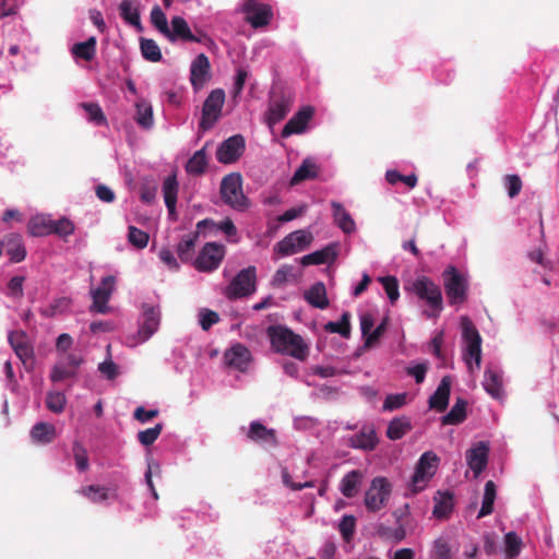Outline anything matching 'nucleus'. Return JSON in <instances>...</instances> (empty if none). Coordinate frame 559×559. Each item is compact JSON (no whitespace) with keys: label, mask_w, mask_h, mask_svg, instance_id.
<instances>
[{"label":"nucleus","mask_w":559,"mask_h":559,"mask_svg":"<svg viewBox=\"0 0 559 559\" xmlns=\"http://www.w3.org/2000/svg\"><path fill=\"white\" fill-rule=\"evenodd\" d=\"M272 348L282 355L305 361L309 356V346L305 340L285 325H270L266 330Z\"/></svg>","instance_id":"1"},{"label":"nucleus","mask_w":559,"mask_h":559,"mask_svg":"<svg viewBox=\"0 0 559 559\" xmlns=\"http://www.w3.org/2000/svg\"><path fill=\"white\" fill-rule=\"evenodd\" d=\"M409 290L428 306L430 311L424 312L428 318L438 317L443 310L441 288L431 278L427 276L417 277L412 283Z\"/></svg>","instance_id":"2"},{"label":"nucleus","mask_w":559,"mask_h":559,"mask_svg":"<svg viewBox=\"0 0 559 559\" xmlns=\"http://www.w3.org/2000/svg\"><path fill=\"white\" fill-rule=\"evenodd\" d=\"M438 463L439 457L432 451H427L421 454L415 466V472L409 484V490L413 495H416L426 488L428 481L437 472Z\"/></svg>","instance_id":"3"},{"label":"nucleus","mask_w":559,"mask_h":559,"mask_svg":"<svg viewBox=\"0 0 559 559\" xmlns=\"http://www.w3.org/2000/svg\"><path fill=\"white\" fill-rule=\"evenodd\" d=\"M222 200L233 209L245 211L249 206V200L242 192V180L239 174H229L221 182Z\"/></svg>","instance_id":"4"},{"label":"nucleus","mask_w":559,"mask_h":559,"mask_svg":"<svg viewBox=\"0 0 559 559\" xmlns=\"http://www.w3.org/2000/svg\"><path fill=\"white\" fill-rule=\"evenodd\" d=\"M443 286L450 305H461L467 299V280L454 266L442 273Z\"/></svg>","instance_id":"5"},{"label":"nucleus","mask_w":559,"mask_h":559,"mask_svg":"<svg viewBox=\"0 0 559 559\" xmlns=\"http://www.w3.org/2000/svg\"><path fill=\"white\" fill-rule=\"evenodd\" d=\"M392 485L388 478L374 477L365 492L364 503L369 512H378L383 509L391 497Z\"/></svg>","instance_id":"6"},{"label":"nucleus","mask_w":559,"mask_h":559,"mask_svg":"<svg viewBox=\"0 0 559 559\" xmlns=\"http://www.w3.org/2000/svg\"><path fill=\"white\" fill-rule=\"evenodd\" d=\"M461 325L463 340L466 343L464 359L469 368H472V360H474L476 367L479 368L481 361V337L467 317L462 318Z\"/></svg>","instance_id":"7"},{"label":"nucleus","mask_w":559,"mask_h":559,"mask_svg":"<svg viewBox=\"0 0 559 559\" xmlns=\"http://www.w3.org/2000/svg\"><path fill=\"white\" fill-rule=\"evenodd\" d=\"M225 103V92L222 88L213 90L203 103L199 128L207 131L214 127L222 115Z\"/></svg>","instance_id":"8"},{"label":"nucleus","mask_w":559,"mask_h":559,"mask_svg":"<svg viewBox=\"0 0 559 559\" xmlns=\"http://www.w3.org/2000/svg\"><path fill=\"white\" fill-rule=\"evenodd\" d=\"M257 271L254 266L241 270L226 287L225 296L233 300L247 297L255 292Z\"/></svg>","instance_id":"9"},{"label":"nucleus","mask_w":559,"mask_h":559,"mask_svg":"<svg viewBox=\"0 0 559 559\" xmlns=\"http://www.w3.org/2000/svg\"><path fill=\"white\" fill-rule=\"evenodd\" d=\"M225 257V247L216 242H206L193 262L194 267L200 272H212L216 270Z\"/></svg>","instance_id":"10"},{"label":"nucleus","mask_w":559,"mask_h":559,"mask_svg":"<svg viewBox=\"0 0 559 559\" xmlns=\"http://www.w3.org/2000/svg\"><path fill=\"white\" fill-rule=\"evenodd\" d=\"M294 96L290 92L280 91L271 96L266 111V121L270 127L282 121L290 111Z\"/></svg>","instance_id":"11"},{"label":"nucleus","mask_w":559,"mask_h":559,"mask_svg":"<svg viewBox=\"0 0 559 559\" xmlns=\"http://www.w3.org/2000/svg\"><path fill=\"white\" fill-rule=\"evenodd\" d=\"M241 11L246 14V22L253 28H262L270 24L273 11L270 4L257 1L245 2Z\"/></svg>","instance_id":"12"},{"label":"nucleus","mask_w":559,"mask_h":559,"mask_svg":"<svg viewBox=\"0 0 559 559\" xmlns=\"http://www.w3.org/2000/svg\"><path fill=\"white\" fill-rule=\"evenodd\" d=\"M245 146V138L241 134H235L218 146L216 158L222 164H233L242 155Z\"/></svg>","instance_id":"13"},{"label":"nucleus","mask_w":559,"mask_h":559,"mask_svg":"<svg viewBox=\"0 0 559 559\" xmlns=\"http://www.w3.org/2000/svg\"><path fill=\"white\" fill-rule=\"evenodd\" d=\"M116 278L114 275H107L103 277L100 285L91 290L93 304L91 311L97 313H106L108 311V301L115 289Z\"/></svg>","instance_id":"14"},{"label":"nucleus","mask_w":559,"mask_h":559,"mask_svg":"<svg viewBox=\"0 0 559 559\" xmlns=\"http://www.w3.org/2000/svg\"><path fill=\"white\" fill-rule=\"evenodd\" d=\"M171 28L169 27V33L166 35V38L174 43L177 40L181 41H192V43H203L207 39L206 34L200 32V35H194L187 21L182 16H174L170 21Z\"/></svg>","instance_id":"15"},{"label":"nucleus","mask_w":559,"mask_h":559,"mask_svg":"<svg viewBox=\"0 0 559 559\" xmlns=\"http://www.w3.org/2000/svg\"><path fill=\"white\" fill-rule=\"evenodd\" d=\"M211 63L206 55H198L190 67V83L197 92L211 79Z\"/></svg>","instance_id":"16"},{"label":"nucleus","mask_w":559,"mask_h":559,"mask_svg":"<svg viewBox=\"0 0 559 559\" xmlns=\"http://www.w3.org/2000/svg\"><path fill=\"white\" fill-rule=\"evenodd\" d=\"M489 456V444L485 441H479L466 451V462L473 471L475 477H478L486 468Z\"/></svg>","instance_id":"17"},{"label":"nucleus","mask_w":559,"mask_h":559,"mask_svg":"<svg viewBox=\"0 0 559 559\" xmlns=\"http://www.w3.org/2000/svg\"><path fill=\"white\" fill-rule=\"evenodd\" d=\"M314 114V109L311 106H306L299 109L284 126L282 130V136L288 138L293 134L302 133L309 121Z\"/></svg>","instance_id":"18"},{"label":"nucleus","mask_w":559,"mask_h":559,"mask_svg":"<svg viewBox=\"0 0 559 559\" xmlns=\"http://www.w3.org/2000/svg\"><path fill=\"white\" fill-rule=\"evenodd\" d=\"M160 322V311L158 308L150 305L143 306V322L139 329L141 342L147 341L157 330Z\"/></svg>","instance_id":"19"},{"label":"nucleus","mask_w":559,"mask_h":559,"mask_svg":"<svg viewBox=\"0 0 559 559\" xmlns=\"http://www.w3.org/2000/svg\"><path fill=\"white\" fill-rule=\"evenodd\" d=\"M251 360L250 350L242 344L237 343L224 354L225 364L239 371H246Z\"/></svg>","instance_id":"20"},{"label":"nucleus","mask_w":559,"mask_h":559,"mask_svg":"<svg viewBox=\"0 0 559 559\" xmlns=\"http://www.w3.org/2000/svg\"><path fill=\"white\" fill-rule=\"evenodd\" d=\"M8 341L21 361L26 365L33 359L34 350L27 341V335L23 331H12L9 333Z\"/></svg>","instance_id":"21"},{"label":"nucleus","mask_w":559,"mask_h":559,"mask_svg":"<svg viewBox=\"0 0 559 559\" xmlns=\"http://www.w3.org/2000/svg\"><path fill=\"white\" fill-rule=\"evenodd\" d=\"M451 377L444 376L435 393L429 397V407L441 413L444 412L449 405L451 392Z\"/></svg>","instance_id":"22"},{"label":"nucleus","mask_w":559,"mask_h":559,"mask_svg":"<svg viewBox=\"0 0 559 559\" xmlns=\"http://www.w3.org/2000/svg\"><path fill=\"white\" fill-rule=\"evenodd\" d=\"M1 245L5 247L7 254L10 257L12 263H19L25 259L26 249L19 234L7 235Z\"/></svg>","instance_id":"23"},{"label":"nucleus","mask_w":559,"mask_h":559,"mask_svg":"<svg viewBox=\"0 0 559 559\" xmlns=\"http://www.w3.org/2000/svg\"><path fill=\"white\" fill-rule=\"evenodd\" d=\"M484 389L486 392L496 400H502L504 392H503V384H502V377L499 371L493 370L491 368H487L484 372V381H483Z\"/></svg>","instance_id":"24"},{"label":"nucleus","mask_w":559,"mask_h":559,"mask_svg":"<svg viewBox=\"0 0 559 559\" xmlns=\"http://www.w3.org/2000/svg\"><path fill=\"white\" fill-rule=\"evenodd\" d=\"M333 221L335 225L345 234H352L356 230V223L352 215L345 210L342 203L332 201Z\"/></svg>","instance_id":"25"},{"label":"nucleus","mask_w":559,"mask_h":559,"mask_svg":"<svg viewBox=\"0 0 559 559\" xmlns=\"http://www.w3.org/2000/svg\"><path fill=\"white\" fill-rule=\"evenodd\" d=\"M247 437L253 442H265L272 445L277 444L276 431L265 427L260 421H252L250 424Z\"/></svg>","instance_id":"26"},{"label":"nucleus","mask_w":559,"mask_h":559,"mask_svg":"<svg viewBox=\"0 0 559 559\" xmlns=\"http://www.w3.org/2000/svg\"><path fill=\"white\" fill-rule=\"evenodd\" d=\"M305 300L314 308L325 309L329 307V299L326 296V288L322 282L314 283L304 294Z\"/></svg>","instance_id":"27"},{"label":"nucleus","mask_w":559,"mask_h":559,"mask_svg":"<svg viewBox=\"0 0 559 559\" xmlns=\"http://www.w3.org/2000/svg\"><path fill=\"white\" fill-rule=\"evenodd\" d=\"M364 474L358 469H353L344 475L340 483V490L346 498H354L359 490Z\"/></svg>","instance_id":"28"},{"label":"nucleus","mask_w":559,"mask_h":559,"mask_svg":"<svg viewBox=\"0 0 559 559\" xmlns=\"http://www.w3.org/2000/svg\"><path fill=\"white\" fill-rule=\"evenodd\" d=\"M163 194L169 216L176 218L178 182L176 175L168 176L163 183Z\"/></svg>","instance_id":"29"},{"label":"nucleus","mask_w":559,"mask_h":559,"mask_svg":"<svg viewBox=\"0 0 559 559\" xmlns=\"http://www.w3.org/2000/svg\"><path fill=\"white\" fill-rule=\"evenodd\" d=\"M337 255L336 246L329 245L321 250L314 251L301 258L304 265H319L333 261Z\"/></svg>","instance_id":"30"},{"label":"nucleus","mask_w":559,"mask_h":559,"mask_svg":"<svg viewBox=\"0 0 559 559\" xmlns=\"http://www.w3.org/2000/svg\"><path fill=\"white\" fill-rule=\"evenodd\" d=\"M378 444V437L373 428H364L352 438V447L365 451H372Z\"/></svg>","instance_id":"31"},{"label":"nucleus","mask_w":559,"mask_h":559,"mask_svg":"<svg viewBox=\"0 0 559 559\" xmlns=\"http://www.w3.org/2000/svg\"><path fill=\"white\" fill-rule=\"evenodd\" d=\"M56 427L52 424L40 421L33 426L31 437L34 442L47 444L56 439Z\"/></svg>","instance_id":"32"},{"label":"nucleus","mask_w":559,"mask_h":559,"mask_svg":"<svg viewBox=\"0 0 559 559\" xmlns=\"http://www.w3.org/2000/svg\"><path fill=\"white\" fill-rule=\"evenodd\" d=\"M412 430V423L408 417H395L388 426L386 437L390 440L396 441L402 439L407 432Z\"/></svg>","instance_id":"33"},{"label":"nucleus","mask_w":559,"mask_h":559,"mask_svg":"<svg viewBox=\"0 0 559 559\" xmlns=\"http://www.w3.org/2000/svg\"><path fill=\"white\" fill-rule=\"evenodd\" d=\"M136 114L134 119L136 123L143 129H151L154 124L152 105L145 99H139L135 103Z\"/></svg>","instance_id":"34"},{"label":"nucleus","mask_w":559,"mask_h":559,"mask_svg":"<svg viewBox=\"0 0 559 559\" xmlns=\"http://www.w3.org/2000/svg\"><path fill=\"white\" fill-rule=\"evenodd\" d=\"M467 402L457 397L450 412L442 417V425H459L466 418Z\"/></svg>","instance_id":"35"},{"label":"nucleus","mask_w":559,"mask_h":559,"mask_svg":"<svg viewBox=\"0 0 559 559\" xmlns=\"http://www.w3.org/2000/svg\"><path fill=\"white\" fill-rule=\"evenodd\" d=\"M52 219L45 215H36L28 222V233L34 237L51 235Z\"/></svg>","instance_id":"36"},{"label":"nucleus","mask_w":559,"mask_h":559,"mask_svg":"<svg viewBox=\"0 0 559 559\" xmlns=\"http://www.w3.org/2000/svg\"><path fill=\"white\" fill-rule=\"evenodd\" d=\"M120 16L130 25L134 26L139 32L143 29L140 12L133 7L132 0H122L119 5Z\"/></svg>","instance_id":"37"},{"label":"nucleus","mask_w":559,"mask_h":559,"mask_svg":"<svg viewBox=\"0 0 559 559\" xmlns=\"http://www.w3.org/2000/svg\"><path fill=\"white\" fill-rule=\"evenodd\" d=\"M207 167V157L205 147L197 151L187 162L186 171L190 175H202Z\"/></svg>","instance_id":"38"},{"label":"nucleus","mask_w":559,"mask_h":559,"mask_svg":"<svg viewBox=\"0 0 559 559\" xmlns=\"http://www.w3.org/2000/svg\"><path fill=\"white\" fill-rule=\"evenodd\" d=\"M453 506V495L450 491H445L439 499H436L432 514L438 520L448 519L452 513Z\"/></svg>","instance_id":"39"},{"label":"nucleus","mask_w":559,"mask_h":559,"mask_svg":"<svg viewBox=\"0 0 559 559\" xmlns=\"http://www.w3.org/2000/svg\"><path fill=\"white\" fill-rule=\"evenodd\" d=\"M496 496H497L496 484L492 480H488L485 484L483 503H481V508L478 512L477 519H481V518L487 516L492 513Z\"/></svg>","instance_id":"40"},{"label":"nucleus","mask_w":559,"mask_h":559,"mask_svg":"<svg viewBox=\"0 0 559 559\" xmlns=\"http://www.w3.org/2000/svg\"><path fill=\"white\" fill-rule=\"evenodd\" d=\"M71 52L76 58L91 61L96 55V38L90 37L85 41L74 44L71 48Z\"/></svg>","instance_id":"41"},{"label":"nucleus","mask_w":559,"mask_h":559,"mask_svg":"<svg viewBox=\"0 0 559 559\" xmlns=\"http://www.w3.org/2000/svg\"><path fill=\"white\" fill-rule=\"evenodd\" d=\"M324 331L329 333H337L341 336L348 338L350 336V313L345 311L342 313L340 321H329L324 325Z\"/></svg>","instance_id":"42"},{"label":"nucleus","mask_w":559,"mask_h":559,"mask_svg":"<svg viewBox=\"0 0 559 559\" xmlns=\"http://www.w3.org/2000/svg\"><path fill=\"white\" fill-rule=\"evenodd\" d=\"M198 239V231L182 237L177 246V253L182 262H188L192 259L194 253L195 241Z\"/></svg>","instance_id":"43"},{"label":"nucleus","mask_w":559,"mask_h":559,"mask_svg":"<svg viewBox=\"0 0 559 559\" xmlns=\"http://www.w3.org/2000/svg\"><path fill=\"white\" fill-rule=\"evenodd\" d=\"M140 48L145 60L151 62H158L162 60V51L155 40L142 38L140 41Z\"/></svg>","instance_id":"44"},{"label":"nucleus","mask_w":559,"mask_h":559,"mask_svg":"<svg viewBox=\"0 0 559 559\" xmlns=\"http://www.w3.org/2000/svg\"><path fill=\"white\" fill-rule=\"evenodd\" d=\"M521 538L514 532L507 533L504 536V552L507 559H514L518 557L521 552Z\"/></svg>","instance_id":"45"},{"label":"nucleus","mask_w":559,"mask_h":559,"mask_svg":"<svg viewBox=\"0 0 559 559\" xmlns=\"http://www.w3.org/2000/svg\"><path fill=\"white\" fill-rule=\"evenodd\" d=\"M431 559H453L451 546L447 538L439 537L435 539L430 552Z\"/></svg>","instance_id":"46"},{"label":"nucleus","mask_w":559,"mask_h":559,"mask_svg":"<svg viewBox=\"0 0 559 559\" xmlns=\"http://www.w3.org/2000/svg\"><path fill=\"white\" fill-rule=\"evenodd\" d=\"M80 106L86 111L90 122H93L96 126H103L107 123V119L98 104L82 103Z\"/></svg>","instance_id":"47"},{"label":"nucleus","mask_w":559,"mask_h":559,"mask_svg":"<svg viewBox=\"0 0 559 559\" xmlns=\"http://www.w3.org/2000/svg\"><path fill=\"white\" fill-rule=\"evenodd\" d=\"M80 492L92 502L98 503L108 499V488L98 485L83 487Z\"/></svg>","instance_id":"48"},{"label":"nucleus","mask_w":559,"mask_h":559,"mask_svg":"<svg viewBox=\"0 0 559 559\" xmlns=\"http://www.w3.org/2000/svg\"><path fill=\"white\" fill-rule=\"evenodd\" d=\"M316 176L314 165L308 160H304L292 177L290 185H297L304 180L312 179Z\"/></svg>","instance_id":"49"},{"label":"nucleus","mask_w":559,"mask_h":559,"mask_svg":"<svg viewBox=\"0 0 559 559\" xmlns=\"http://www.w3.org/2000/svg\"><path fill=\"white\" fill-rule=\"evenodd\" d=\"M151 23L156 29L165 37L169 33V26L165 13L158 5H155L151 11Z\"/></svg>","instance_id":"50"},{"label":"nucleus","mask_w":559,"mask_h":559,"mask_svg":"<svg viewBox=\"0 0 559 559\" xmlns=\"http://www.w3.org/2000/svg\"><path fill=\"white\" fill-rule=\"evenodd\" d=\"M66 402V396L61 392H48L46 397L47 408L56 414H60L63 412Z\"/></svg>","instance_id":"51"},{"label":"nucleus","mask_w":559,"mask_h":559,"mask_svg":"<svg viewBox=\"0 0 559 559\" xmlns=\"http://www.w3.org/2000/svg\"><path fill=\"white\" fill-rule=\"evenodd\" d=\"M150 236L147 233L136 228L135 226H129L128 240L138 249H143L148 243Z\"/></svg>","instance_id":"52"},{"label":"nucleus","mask_w":559,"mask_h":559,"mask_svg":"<svg viewBox=\"0 0 559 559\" xmlns=\"http://www.w3.org/2000/svg\"><path fill=\"white\" fill-rule=\"evenodd\" d=\"M163 430L162 424H156L154 427L139 431L138 440L141 444L148 447L153 444L159 437Z\"/></svg>","instance_id":"53"},{"label":"nucleus","mask_w":559,"mask_h":559,"mask_svg":"<svg viewBox=\"0 0 559 559\" xmlns=\"http://www.w3.org/2000/svg\"><path fill=\"white\" fill-rule=\"evenodd\" d=\"M73 368H69V366L62 364L61 361L57 362L51 370L50 380L52 382H60L66 379H70L75 377Z\"/></svg>","instance_id":"54"},{"label":"nucleus","mask_w":559,"mask_h":559,"mask_svg":"<svg viewBox=\"0 0 559 559\" xmlns=\"http://www.w3.org/2000/svg\"><path fill=\"white\" fill-rule=\"evenodd\" d=\"M379 281L382 283L391 304H394L400 297L397 280L394 276H385L380 277Z\"/></svg>","instance_id":"55"},{"label":"nucleus","mask_w":559,"mask_h":559,"mask_svg":"<svg viewBox=\"0 0 559 559\" xmlns=\"http://www.w3.org/2000/svg\"><path fill=\"white\" fill-rule=\"evenodd\" d=\"M356 519L354 515H344L338 524V530L344 540L349 542L355 533Z\"/></svg>","instance_id":"56"},{"label":"nucleus","mask_w":559,"mask_h":559,"mask_svg":"<svg viewBox=\"0 0 559 559\" xmlns=\"http://www.w3.org/2000/svg\"><path fill=\"white\" fill-rule=\"evenodd\" d=\"M73 233L74 225L69 218L62 217L58 221H52L51 234H56L61 237H67L69 235H72Z\"/></svg>","instance_id":"57"},{"label":"nucleus","mask_w":559,"mask_h":559,"mask_svg":"<svg viewBox=\"0 0 559 559\" xmlns=\"http://www.w3.org/2000/svg\"><path fill=\"white\" fill-rule=\"evenodd\" d=\"M389 324V318L384 317L381 321V323L371 332L370 335L366 337L364 346L366 348L373 347L379 340L382 337V335L385 333Z\"/></svg>","instance_id":"58"},{"label":"nucleus","mask_w":559,"mask_h":559,"mask_svg":"<svg viewBox=\"0 0 559 559\" xmlns=\"http://www.w3.org/2000/svg\"><path fill=\"white\" fill-rule=\"evenodd\" d=\"M289 236L293 238L295 247L298 249V251H302L306 248H308L313 239L312 234L310 231L302 229L293 231L289 234Z\"/></svg>","instance_id":"59"},{"label":"nucleus","mask_w":559,"mask_h":559,"mask_svg":"<svg viewBox=\"0 0 559 559\" xmlns=\"http://www.w3.org/2000/svg\"><path fill=\"white\" fill-rule=\"evenodd\" d=\"M504 186L508 191V195L513 199L518 197L522 190V180L518 175H507L504 177Z\"/></svg>","instance_id":"60"},{"label":"nucleus","mask_w":559,"mask_h":559,"mask_svg":"<svg viewBox=\"0 0 559 559\" xmlns=\"http://www.w3.org/2000/svg\"><path fill=\"white\" fill-rule=\"evenodd\" d=\"M292 274H293L292 265H288V264L282 265L272 277V282H271L272 286H274V287L284 286L287 283L288 277L292 276Z\"/></svg>","instance_id":"61"},{"label":"nucleus","mask_w":559,"mask_h":559,"mask_svg":"<svg viewBox=\"0 0 559 559\" xmlns=\"http://www.w3.org/2000/svg\"><path fill=\"white\" fill-rule=\"evenodd\" d=\"M274 250L282 257L298 252V249L295 247V242L289 234L276 243Z\"/></svg>","instance_id":"62"},{"label":"nucleus","mask_w":559,"mask_h":559,"mask_svg":"<svg viewBox=\"0 0 559 559\" xmlns=\"http://www.w3.org/2000/svg\"><path fill=\"white\" fill-rule=\"evenodd\" d=\"M200 325L204 331H207L219 321V316L217 312L210 310V309H203L200 311Z\"/></svg>","instance_id":"63"},{"label":"nucleus","mask_w":559,"mask_h":559,"mask_svg":"<svg viewBox=\"0 0 559 559\" xmlns=\"http://www.w3.org/2000/svg\"><path fill=\"white\" fill-rule=\"evenodd\" d=\"M73 454H74L76 467L82 472L87 469V467H88L87 453H86V450L83 448V445L80 444L79 442H75L73 444Z\"/></svg>","instance_id":"64"}]
</instances>
